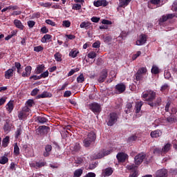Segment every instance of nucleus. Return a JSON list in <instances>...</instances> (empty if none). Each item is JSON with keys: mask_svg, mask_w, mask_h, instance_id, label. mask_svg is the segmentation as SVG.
<instances>
[{"mask_svg": "<svg viewBox=\"0 0 177 177\" xmlns=\"http://www.w3.org/2000/svg\"><path fill=\"white\" fill-rule=\"evenodd\" d=\"M171 8L174 12H177V0L173 3Z\"/></svg>", "mask_w": 177, "mask_h": 177, "instance_id": "62", "label": "nucleus"}, {"mask_svg": "<svg viewBox=\"0 0 177 177\" xmlns=\"http://www.w3.org/2000/svg\"><path fill=\"white\" fill-rule=\"evenodd\" d=\"M27 23L29 28H33L34 26H35V21H28Z\"/></svg>", "mask_w": 177, "mask_h": 177, "instance_id": "61", "label": "nucleus"}, {"mask_svg": "<svg viewBox=\"0 0 177 177\" xmlns=\"http://www.w3.org/2000/svg\"><path fill=\"white\" fill-rule=\"evenodd\" d=\"M21 132H23V129H21V126H19L15 131V138L19 139V136L21 135Z\"/></svg>", "mask_w": 177, "mask_h": 177, "instance_id": "39", "label": "nucleus"}, {"mask_svg": "<svg viewBox=\"0 0 177 177\" xmlns=\"http://www.w3.org/2000/svg\"><path fill=\"white\" fill-rule=\"evenodd\" d=\"M52 39V35H44V37L41 38V41L42 44H46V41H49V39Z\"/></svg>", "mask_w": 177, "mask_h": 177, "instance_id": "36", "label": "nucleus"}, {"mask_svg": "<svg viewBox=\"0 0 177 177\" xmlns=\"http://www.w3.org/2000/svg\"><path fill=\"white\" fill-rule=\"evenodd\" d=\"M54 57H55L56 62H62V54L59 52L56 53L54 55Z\"/></svg>", "mask_w": 177, "mask_h": 177, "instance_id": "45", "label": "nucleus"}, {"mask_svg": "<svg viewBox=\"0 0 177 177\" xmlns=\"http://www.w3.org/2000/svg\"><path fill=\"white\" fill-rule=\"evenodd\" d=\"M82 8L81 4L76 3L73 6L72 9L73 10H81Z\"/></svg>", "mask_w": 177, "mask_h": 177, "instance_id": "53", "label": "nucleus"}, {"mask_svg": "<svg viewBox=\"0 0 177 177\" xmlns=\"http://www.w3.org/2000/svg\"><path fill=\"white\" fill-rule=\"evenodd\" d=\"M34 104H35V102H34V100L30 99L26 101L25 106H27V107L31 109V107H32Z\"/></svg>", "mask_w": 177, "mask_h": 177, "instance_id": "43", "label": "nucleus"}, {"mask_svg": "<svg viewBox=\"0 0 177 177\" xmlns=\"http://www.w3.org/2000/svg\"><path fill=\"white\" fill-rule=\"evenodd\" d=\"M46 97H52V93L48 91H44L41 94L37 95L36 99H44Z\"/></svg>", "mask_w": 177, "mask_h": 177, "instance_id": "18", "label": "nucleus"}, {"mask_svg": "<svg viewBox=\"0 0 177 177\" xmlns=\"http://www.w3.org/2000/svg\"><path fill=\"white\" fill-rule=\"evenodd\" d=\"M135 77H136V81H142V80H143V75H142L141 73H139V72H137L135 74Z\"/></svg>", "mask_w": 177, "mask_h": 177, "instance_id": "48", "label": "nucleus"}, {"mask_svg": "<svg viewBox=\"0 0 177 177\" xmlns=\"http://www.w3.org/2000/svg\"><path fill=\"white\" fill-rule=\"evenodd\" d=\"M31 113V109L28 108V106H25L22 107V109L21 111L18 113V118L19 120H24L25 118H27L30 115V113Z\"/></svg>", "mask_w": 177, "mask_h": 177, "instance_id": "3", "label": "nucleus"}, {"mask_svg": "<svg viewBox=\"0 0 177 177\" xmlns=\"http://www.w3.org/2000/svg\"><path fill=\"white\" fill-rule=\"evenodd\" d=\"M107 71L106 70H103L101 72L100 76L98 77V82L102 84V82H104L106 81V78H107Z\"/></svg>", "mask_w": 177, "mask_h": 177, "instance_id": "14", "label": "nucleus"}, {"mask_svg": "<svg viewBox=\"0 0 177 177\" xmlns=\"http://www.w3.org/2000/svg\"><path fill=\"white\" fill-rule=\"evenodd\" d=\"M88 107L94 114H99L102 111V106L97 102L88 104Z\"/></svg>", "mask_w": 177, "mask_h": 177, "instance_id": "5", "label": "nucleus"}, {"mask_svg": "<svg viewBox=\"0 0 177 177\" xmlns=\"http://www.w3.org/2000/svg\"><path fill=\"white\" fill-rule=\"evenodd\" d=\"M127 169H128V171H131V172H132L131 174H130V175L129 176V177H138V166L135 165H129L126 167Z\"/></svg>", "mask_w": 177, "mask_h": 177, "instance_id": "6", "label": "nucleus"}, {"mask_svg": "<svg viewBox=\"0 0 177 177\" xmlns=\"http://www.w3.org/2000/svg\"><path fill=\"white\" fill-rule=\"evenodd\" d=\"M153 154H158V156H162V154H164V152L162 151V149L161 148H155L153 149Z\"/></svg>", "mask_w": 177, "mask_h": 177, "instance_id": "44", "label": "nucleus"}, {"mask_svg": "<svg viewBox=\"0 0 177 177\" xmlns=\"http://www.w3.org/2000/svg\"><path fill=\"white\" fill-rule=\"evenodd\" d=\"M78 71H80V68H78L75 69H71L68 73V77H71V75H73V74H75V73Z\"/></svg>", "mask_w": 177, "mask_h": 177, "instance_id": "50", "label": "nucleus"}, {"mask_svg": "<svg viewBox=\"0 0 177 177\" xmlns=\"http://www.w3.org/2000/svg\"><path fill=\"white\" fill-rule=\"evenodd\" d=\"M132 0H119V8L128 6Z\"/></svg>", "mask_w": 177, "mask_h": 177, "instance_id": "23", "label": "nucleus"}, {"mask_svg": "<svg viewBox=\"0 0 177 177\" xmlns=\"http://www.w3.org/2000/svg\"><path fill=\"white\" fill-rule=\"evenodd\" d=\"M3 129L6 132H8V131H10V124H9V122H8V120L6 122V124L3 126Z\"/></svg>", "mask_w": 177, "mask_h": 177, "instance_id": "51", "label": "nucleus"}, {"mask_svg": "<svg viewBox=\"0 0 177 177\" xmlns=\"http://www.w3.org/2000/svg\"><path fill=\"white\" fill-rule=\"evenodd\" d=\"M39 92V89L35 88L32 91V92L30 93V95L31 96H37Z\"/></svg>", "mask_w": 177, "mask_h": 177, "instance_id": "59", "label": "nucleus"}, {"mask_svg": "<svg viewBox=\"0 0 177 177\" xmlns=\"http://www.w3.org/2000/svg\"><path fill=\"white\" fill-rule=\"evenodd\" d=\"M128 154L124 152H120L117 154L116 158L119 162H125L128 160Z\"/></svg>", "mask_w": 177, "mask_h": 177, "instance_id": "10", "label": "nucleus"}, {"mask_svg": "<svg viewBox=\"0 0 177 177\" xmlns=\"http://www.w3.org/2000/svg\"><path fill=\"white\" fill-rule=\"evenodd\" d=\"M10 142V139L9 136H6V138H3L2 140V144H1L2 147H4V148L8 147V146H9Z\"/></svg>", "mask_w": 177, "mask_h": 177, "instance_id": "27", "label": "nucleus"}, {"mask_svg": "<svg viewBox=\"0 0 177 177\" xmlns=\"http://www.w3.org/2000/svg\"><path fill=\"white\" fill-rule=\"evenodd\" d=\"M82 174H84V170H82V169H77L74 171L73 176L80 177Z\"/></svg>", "mask_w": 177, "mask_h": 177, "instance_id": "35", "label": "nucleus"}, {"mask_svg": "<svg viewBox=\"0 0 177 177\" xmlns=\"http://www.w3.org/2000/svg\"><path fill=\"white\" fill-rule=\"evenodd\" d=\"M14 154L17 157L20 155V148L19 147V145H17V142L14 145Z\"/></svg>", "mask_w": 177, "mask_h": 177, "instance_id": "34", "label": "nucleus"}, {"mask_svg": "<svg viewBox=\"0 0 177 177\" xmlns=\"http://www.w3.org/2000/svg\"><path fill=\"white\" fill-rule=\"evenodd\" d=\"M133 103V102H129L127 104L125 110H124V112L126 113V114H129V113H131V111H132Z\"/></svg>", "mask_w": 177, "mask_h": 177, "instance_id": "29", "label": "nucleus"}, {"mask_svg": "<svg viewBox=\"0 0 177 177\" xmlns=\"http://www.w3.org/2000/svg\"><path fill=\"white\" fill-rule=\"evenodd\" d=\"M100 39H102L105 44H109L113 41L111 36H106L104 35H100Z\"/></svg>", "mask_w": 177, "mask_h": 177, "instance_id": "22", "label": "nucleus"}, {"mask_svg": "<svg viewBox=\"0 0 177 177\" xmlns=\"http://www.w3.org/2000/svg\"><path fill=\"white\" fill-rule=\"evenodd\" d=\"M40 6H41L42 8H50V6H52L53 3L50 2H41L39 3Z\"/></svg>", "mask_w": 177, "mask_h": 177, "instance_id": "47", "label": "nucleus"}, {"mask_svg": "<svg viewBox=\"0 0 177 177\" xmlns=\"http://www.w3.org/2000/svg\"><path fill=\"white\" fill-rule=\"evenodd\" d=\"M157 93L153 90L147 91L145 93H142L141 97L144 99L145 102H147V104L150 106L151 109H154L156 107H158L161 106L162 103V99L161 97H158L156 100V96ZM155 100V101H154Z\"/></svg>", "mask_w": 177, "mask_h": 177, "instance_id": "1", "label": "nucleus"}, {"mask_svg": "<svg viewBox=\"0 0 177 177\" xmlns=\"http://www.w3.org/2000/svg\"><path fill=\"white\" fill-rule=\"evenodd\" d=\"M145 158H146V154L145 153H138L137 156H136L134 158V162L136 164V165H140V164L143 162V160H145Z\"/></svg>", "mask_w": 177, "mask_h": 177, "instance_id": "7", "label": "nucleus"}, {"mask_svg": "<svg viewBox=\"0 0 177 177\" xmlns=\"http://www.w3.org/2000/svg\"><path fill=\"white\" fill-rule=\"evenodd\" d=\"M73 150L74 151H80V150H81V145H80V143L76 142L73 145Z\"/></svg>", "mask_w": 177, "mask_h": 177, "instance_id": "52", "label": "nucleus"}, {"mask_svg": "<svg viewBox=\"0 0 177 177\" xmlns=\"http://www.w3.org/2000/svg\"><path fill=\"white\" fill-rule=\"evenodd\" d=\"M14 25L15 27H17V28H19V30H24V26H23L21 21L19 19L14 20Z\"/></svg>", "mask_w": 177, "mask_h": 177, "instance_id": "24", "label": "nucleus"}, {"mask_svg": "<svg viewBox=\"0 0 177 177\" xmlns=\"http://www.w3.org/2000/svg\"><path fill=\"white\" fill-rule=\"evenodd\" d=\"M6 109L9 113H12V111H13V109H15V106H13V102H9L6 105Z\"/></svg>", "mask_w": 177, "mask_h": 177, "instance_id": "37", "label": "nucleus"}, {"mask_svg": "<svg viewBox=\"0 0 177 177\" xmlns=\"http://www.w3.org/2000/svg\"><path fill=\"white\" fill-rule=\"evenodd\" d=\"M115 89L119 92V93H122L125 92V89H127V86L123 83L118 84L115 86Z\"/></svg>", "mask_w": 177, "mask_h": 177, "instance_id": "17", "label": "nucleus"}, {"mask_svg": "<svg viewBox=\"0 0 177 177\" xmlns=\"http://www.w3.org/2000/svg\"><path fill=\"white\" fill-rule=\"evenodd\" d=\"M32 71V67L31 66H27L25 68V72H23L21 73V77H30L31 75V71Z\"/></svg>", "mask_w": 177, "mask_h": 177, "instance_id": "15", "label": "nucleus"}, {"mask_svg": "<svg viewBox=\"0 0 177 177\" xmlns=\"http://www.w3.org/2000/svg\"><path fill=\"white\" fill-rule=\"evenodd\" d=\"M48 77H49V72L48 71L41 73L40 75V78H46Z\"/></svg>", "mask_w": 177, "mask_h": 177, "instance_id": "60", "label": "nucleus"}, {"mask_svg": "<svg viewBox=\"0 0 177 177\" xmlns=\"http://www.w3.org/2000/svg\"><path fill=\"white\" fill-rule=\"evenodd\" d=\"M93 48H100V41H96L94 42L92 45Z\"/></svg>", "mask_w": 177, "mask_h": 177, "instance_id": "63", "label": "nucleus"}, {"mask_svg": "<svg viewBox=\"0 0 177 177\" xmlns=\"http://www.w3.org/2000/svg\"><path fill=\"white\" fill-rule=\"evenodd\" d=\"M136 139H138V136H131V137H129L128 138V143H131V142H135V140H136Z\"/></svg>", "mask_w": 177, "mask_h": 177, "instance_id": "57", "label": "nucleus"}, {"mask_svg": "<svg viewBox=\"0 0 177 177\" xmlns=\"http://www.w3.org/2000/svg\"><path fill=\"white\" fill-rule=\"evenodd\" d=\"M62 26L64 27H66V28H68V27H70V26H71V22H70V21H68V20L63 21Z\"/></svg>", "mask_w": 177, "mask_h": 177, "instance_id": "54", "label": "nucleus"}, {"mask_svg": "<svg viewBox=\"0 0 177 177\" xmlns=\"http://www.w3.org/2000/svg\"><path fill=\"white\" fill-rule=\"evenodd\" d=\"M45 70V65L44 64H39L37 65V68L35 70V74H41V73H44V71Z\"/></svg>", "mask_w": 177, "mask_h": 177, "instance_id": "20", "label": "nucleus"}, {"mask_svg": "<svg viewBox=\"0 0 177 177\" xmlns=\"http://www.w3.org/2000/svg\"><path fill=\"white\" fill-rule=\"evenodd\" d=\"M9 162V158L6 156H1L0 158V164L2 165H5V164H8Z\"/></svg>", "mask_w": 177, "mask_h": 177, "instance_id": "41", "label": "nucleus"}, {"mask_svg": "<svg viewBox=\"0 0 177 177\" xmlns=\"http://www.w3.org/2000/svg\"><path fill=\"white\" fill-rule=\"evenodd\" d=\"M96 140V134L94 132H90L87 135V138H86L83 140L84 147H89L93 142Z\"/></svg>", "mask_w": 177, "mask_h": 177, "instance_id": "2", "label": "nucleus"}, {"mask_svg": "<svg viewBox=\"0 0 177 177\" xmlns=\"http://www.w3.org/2000/svg\"><path fill=\"white\" fill-rule=\"evenodd\" d=\"M93 5L94 6H96V8H99L100 6L106 7L109 5V2H107L106 0H98L97 1H94Z\"/></svg>", "mask_w": 177, "mask_h": 177, "instance_id": "13", "label": "nucleus"}, {"mask_svg": "<svg viewBox=\"0 0 177 177\" xmlns=\"http://www.w3.org/2000/svg\"><path fill=\"white\" fill-rule=\"evenodd\" d=\"M46 165V162H36V167H37V168H42V167H45V165Z\"/></svg>", "mask_w": 177, "mask_h": 177, "instance_id": "55", "label": "nucleus"}, {"mask_svg": "<svg viewBox=\"0 0 177 177\" xmlns=\"http://www.w3.org/2000/svg\"><path fill=\"white\" fill-rule=\"evenodd\" d=\"M38 131L39 132V133H48V132H49V131H50V128L48 126H40L39 127V128L37 129Z\"/></svg>", "mask_w": 177, "mask_h": 177, "instance_id": "19", "label": "nucleus"}, {"mask_svg": "<svg viewBox=\"0 0 177 177\" xmlns=\"http://www.w3.org/2000/svg\"><path fill=\"white\" fill-rule=\"evenodd\" d=\"M45 152H44L43 156L44 157H49L50 156V151H52V145H47L45 147Z\"/></svg>", "mask_w": 177, "mask_h": 177, "instance_id": "21", "label": "nucleus"}, {"mask_svg": "<svg viewBox=\"0 0 177 177\" xmlns=\"http://www.w3.org/2000/svg\"><path fill=\"white\" fill-rule=\"evenodd\" d=\"M13 76V70L8 69L5 72L4 77L6 80H10L11 77Z\"/></svg>", "mask_w": 177, "mask_h": 177, "instance_id": "28", "label": "nucleus"}, {"mask_svg": "<svg viewBox=\"0 0 177 177\" xmlns=\"http://www.w3.org/2000/svg\"><path fill=\"white\" fill-rule=\"evenodd\" d=\"M84 177H96V174L93 172H89Z\"/></svg>", "mask_w": 177, "mask_h": 177, "instance_id": "64", "label": "nucleus"}, {"mask_svg": "<svg viewBox=\"0 0 177 177\" xmlns=\"http://www.w3.org/2000/svg\"><path fill=\"white\" fill-rule=\"evenodd\" d=\"M78 53H80V51H78V50H71V51L69 53V56L74 59L75 57H77Z\"/></svg>", "mask_w": 177, "mask_h": 177, "instance_id": "40", "label": "nucleus"}, {"mask_svg": "<svg viewBox=\"0 0 177 177\" xmlns=\"http://www.w3.org/2000/svg\"><path fill=\"white\" fill-rule=\"evenodd\" d=\"M174 17H176L177 19V13L164 15L159 19V21L160 23H165V21L167 20H171V19H174Z\"/></svg>", "mask_w": 177, "mask_h": 177, "instance_id": "8", "label": "nucleus"}, {"mask_svg": "<svg viewBox=\"0 0 177 177\" xmlns=\"http://www.w3.org/2000/svg\"><path fill=\"white\" fill-rule=\"evenodd\" d=\"M160 92H162V93H165V92H168L169 91V84L165 83L163 85L161 86Z\"/></svg>", "mask_w": 177, "mask_h": 177, "instance_id": "30", "label": "nucleus"}, {"mask_svg": "<svg viewBox=\"0 0 177 177\" xmlns=\"http://www.w3.org/2000/svg\"><path fill=\"white\" fill-rule=\"evenodd\" d=\"M150 135L152 138H160L161 131L160 130H155L154 131H151Z\"/></svg>", "mask_w": 177, "mask_h": 177, "instance_id": "33", "label": "nucleus"}, {"mask_svg": "<svg viewBox=\"0 0 177 177\" xmlns=\"http://www.w3.org/2000/svg\"><path fill=\"white\" fill-rule=\"evenodd\" d=\"M21 39V45L23 46H26L27 45V37H20Z\"/></svg>", "mask_w": 177, "mask_h": 177, "instance_id": "56", "label": "nucleus"}, {"mask_svg": "<svg viewBox=\"0 0 177 177\" xmlns=\"http://www.w3.org/2000/svg\"><path fill=\"white\" fill-rule=\"evenodd\" d=\"M42 50H44V47H42L41 46H37L34 47V51L35 52H42Z\"/></svg>", "mask_w": 177, "mask_h": 177, "instance_id": "58", "label": "nucleus"}, {"mask_svg": "<svg viewBox=\"0 0 177 177\" xmlns=\"http://www.w3.org/2000/svg\"><path fill=\"white\" fill-rule=\"evenodd\" d=\"M113 153V150H107V149H101L100 152L96 155L97 158H103L105 156H109V154Z\"/></svg>", "mask_w": 177, "mask_h": 177, "instance_id": "9", "label": "nucleus"}, {"mask_svg": "<svg viewBox=\"0 0 177 177\" xmlns=\"http://www.w3.org/2000/svg\"><path fill=\"white\" fill-rule=\"evenodd\" d=\"M156 177H168V170L166 169H161L156 171Z\"/></svg>", "mask_w": 177, "mask_h": 177, "instance_id": "12", "label": "nucleus"}, {"mask_svg": "<svg viewBox=\"0 0 177 177\" xmlns=\"http://www.w3.org/2000/svg\"><path fill=\"white\" fill-rule=\"evenodd\" d=\"M118 121V114L115 112L111 113L108 116V127H113Z\"/></svg>", "mask_w": 177, "mask_h": 177, "instance_id": "4", "label": "nucleus"}, {"mask_svg": "<svg viewBox=\"0 0 177 177\" xmlns=\"http://www.w3.org/2000/svg\"><path fill=\"white\" fill-rule=\"evenodd\" d=\"M137 73L143 75V74H146V73H147V68H146V67L140 68Z\"/></svg>", "mask_w": 177, "mask_h": 177, "instance_id": "49", "label": "nucleus"}, {"mask_svg": "<svg viewBox=\"0 0 177 177\" xmlns=\"http://www.w3.org/2000/svg\"><path fill=\"white\" fill-rule=\"evenodd\" d=\"M91 23L89 21H83L80 24V28H85V30H88L91 28Z\"/></svg>", "mask_w": 177, "mask_h": 177, "instance_id": "26", "label": "nucleus"}, {"mask_svg": "<svg viewBox=\"0 0 177 177\" xmlns=\"http://www.w3.org/2000/svg\"><path fill=\"white\" fill-rule=\"evenodd\" d=\"M151 73L155 75H157V74H160V68L158 66L153 65L151 69Z\"/></svg>", "mask_w": 177, "mask_h": 177, "instance_id": "32", "label": "nucleus"}, {"mask_svg": "<svg viewBox=\"0 0 177 177\" xmlns=\"http://www.w3.org/2000/svg\"><path fill=\"white\" fill-rule=\"evenodd\" d=\"M147 42V35L142 34L139 36V39L136 41V45L142 46L145 45Z\"/></svg>", "mask_w": 177, "mask_h": 177, "instance_id": "11", "label": "nucleus"}, {"mask_svg": "<svg viewBox=\"0 0 177 177\" xmlns=\"http://www.w3.org/2000/svg\"><path fill=\"white\" fill-rule=\"evenodd\" d=\"M142 106H143V102L140 101L136 102V106H135V110L136 114L140 113V110H142Z\"/></svg>", "mask_w": 177, "mask_h": 177, "instance_id": "25", "label": "nucleus"}, {"mask_svg": "<svg viewBox=\"0 0 177 177\" xmlns=\"http://www.w3.org/2000/svg\"><path fill=\"white\" fill-rule=\"evenodd\" d=\"M114 172V170L112 167H107L102 171V176H111V175H113V173Z\"/></svg>", "mask_w": 177, "mask_h": 177, "instance_id": "16", "label": "nucleus"}, {"mask_svg": "<svg viewBox=\"0 0 177 177\" xmlns=\"http://www.w3.org/2000/svg\"><path fill=\"white\" fill-rule=\"evenodd\" d=\"M96 56H97V54L94 51H91L87 54V57H88V59H95Z\"/></svg>", "mask_w": 177, "mask_h": 177, "instance_id": "46", "label": "nucleus"}, {"mask_svg": "<svg viewBox=\"0 0 177 177\" xmlns=\"http://www.w3.org/2000/svg\"><path fill=\"white\" fill-rule=\"evenodd\" d=\"M37 121H38V122L40 124H45V122H48V119H46L45 117L37 116Z\"/></svg>", "mask_w": 177, "mask_h": 177, "instance_id": "38", "label": "nucleus"}, {"mask_svg": "<svg viewBox=\"0 0 177 177\" xmlns=\"http://www.w3.org/2000/svg\"><path fill=\"white\" fill-rule=\"evenodd\" d=\"M172 145H171L170 143H167L162 148V150L163 151V154H165L167 153H168V151L169 150H171V147Z\"/></svg>", "mask_w": 177, "mask_h": 177, "instance_id": "31", "label": "nucleus"}, {"mask_svg": "<svg viewBox=\"0 0 177 177\" xmlns=\"http://www.w3.org/2000/svg\"><path fill=\"white\" fill-rule=\"evenodd\" d=\"M85 81V77H84V73H81L77 77V82L78 84H82Z\"/></svg>", "mask_w": 177, "mask_h": 177, "instance_id": "42", "label": "nucleus"}]
</instances>
